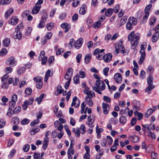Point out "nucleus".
Instances as JSON below:
<instances>
[{
    "label": "nucleus",
    "instance_id": "f257e3e1",
    "mask_svg": "<svg viewBox=\"0 0 159 159\" xmlns=\"http://www.w3.org/2000/svg\"><path fill=\"white\" fill-rule=\"evenodd\" d=\"M140 35L138 33L134 34V31L131 32L128 35V40L130 41L131 48L135 49L138 43Z\"/></svg>",
    "mask_w": 159,
    "mask_h": 159
},
{
    "label": "nucleus",
    "instance_id": "f03ea898",
    "mask_svg": "<svg viewBox=\"0 0 159 159\" xmlns=\"http://www.w3.org/2000/svg\"><path fill=\"white\" fill-rule=\"evenodd\" d=\"M125 55L127 54L129 52V50H126L123 44V42L120 41L115 44V51L117 54L119 53L120 51Z\"/></svg>",
    "mask_w": 159,
    "mask_h": 159
},
{
    "label": "nucleus",
    "instance_id": "7ed1b4c3",
    "mask_svg": "<svg viewBox=\"0 0 159 159\" xmlns=\"http://www.w3.org/2000/svg\"><path fill=\"white\" fill-rule=\"evenodd\" d=\"M147 44L146 43L143 42L141 45V49L140 50V53L141 56L140 57L139 64L141 65L144 61L146 56V53L145 52V49L146 48Z\"/></svg>",
    "mask_w": 159,
    "mask_h": 159
},
{
    "label": "nucleus",
    "instance_id": "20e7f679",
    "mask_svg": "<svg viewBox=\"0 0 159 159\" xmlns=\"http://www.w3.org/2000/svg\"><path fill=\"white\" fill-rule=\"evenodd\" d=\"M96 86H93L99 89L100 90H104L106 87V85L101 80H97L95 83Z\"/></svg>",
    "mask_w": 159,
    "mask_h": 159
},
{
    "label": "nucleus",
    "instance_id": "39448f33",
    "mask_svg": "<svg viewBox=\"0 0 159 159\" xmlns=\"http://www.w3.org/2000/svg\"><path fill=\"white\" fill-rule=\"evenodd\" d=\"M95 117L93 116L92 115L89 116L88 117L86 124L89 127L91 128H93L94 127L93 123L95 121Z\"/></svg>",
    "mask_w": 159,
    "mask_h": 159
},
{
    "label": "nucleus",
    "instance_id": "423d86ee",
    "mask_svg": "<svg viewBox=\"0 0 159 159\" xmlns=\"http://www.w3.org/2000/svg\"><path fill=\"white\" fill-rule=\"evenodd\" d=\"M6 64L12 66H15L17 64V61L13 57L8 58L5 62Z\"/></svg>",
    "mask_w": 159,
    "mask_h": 159
},
{
    "label": "nucleus",
    "instance_id": "0eeeda50",
    "mask_svg": "<svg viewBox=\"0 0 159 159\" xmlns=\"http://www.w3.org/2000/svg\"><path fill=\"white\" fill-rule=\"evenodd\" d=\"M17 100V96L16 94H13L11 97V100L9 102V106L12 108L15 106L16 102Z\"/></svg>",
    "mask_w": 159,
    "mask_h": 159
},
{
    "label": "nucleus",
    "instance_id": "6e6552de",
    "mask_svg": "<svg viewBox=\"0 0 159 159\" xmlns=\"http://www.w3.org/2000/svg\"><path fill=\"white\" fill-rule=\"evenodd\" d=\"M47 57L45 56V53L43 50L41 51L39 57V60L42 61V64L43 65L46 64L47 60Z\"/></svg>",
    "mask_w": 159,
    "mask_h": 159
},
{
    "label": "nucleus",
    "instance_id": "1a4fd4ad",
    "mask_svg": "<svg viewBox=\"0 0 159 159\" xmlns=\"http://www.w3.org/2000/svg\"><path fill=\"white\" fill-rule=\"evenodd\" d=\"M34 101V99L32 97L30 98L28 100H25L23 105L22 108L24 110H26L28 105L32 104Z\"/></svg>",
    "mask_w": 159,
    "mask_h": 159
},
{
    "label": "nucleus",
    "instance_id": "9d476101",
    "mask_svg": "<svg viewBox=\"0 0 159 159\" xmlns=\"http://www.w3.org/2000/svg\"><path fill=\"white\" fill-rule=\"evenodd\" d=\"M84 42L83 38H80L75 41L74 43V47L77 49H79L82 46Z\"/></svg>",
    "mask_w": 159,
    "mask_h": 159
},
{
    "label": "nucleus",
    "instance_id": "9b49d317",
    "mask_svg": "<svg viewBox=\"0 0 159 159\" xmlns=\"http://www.w3.org/2000/svg\"><path fill=\"white\" fill-rule=\"evenodd\" d=\"M114 79L116 83L120 84L122 82V78L121 74L120 73H117L114 75Z\"/></svg>",
    "mask_w": 159,
    "mask_h": 159
},
{
    "label": "nucleus",
    "instance_id": "f8f14e48",
    "mask_svg": "<svg viewBox=\"0 0 159 159\" xmlns=\"http://www.w3.org/2000/svg\"><path fill=\"white\" fill-rule=\"evenodd\" d=\"M19 21V19L18 17L16 16H12L8 21L9 24L12 25H16Z\"/></svg>",
    "mask_w": 159,
    "mask_h": 159
},
{
    "label": "nucleus",
    "instance_id": "ddd939ff",
    "mask_svg": "<svg viewBox=\"0 0 159 159\" xmlns=\"http://www.w3.org/2000/svg\"><path fill=\"white\" fill-rule=\"evenodd\" d=\"M110 107V105L107 103L105 102L102 103V107L103 109V111L105 114H107L108 113Z\"/></svg>",
    "mask_w": 159,
    "mask_h": 159
},
{
    "label": "nucleus",
    "instance_id": "4468645a",
    "mask_svg": "<svg viewBox=\"0 0 159 159\" xmlns=\"http://www.w3.org/2000/svg\"><path fill=\"white\" fill-rule=\"evenodd\" d=\"M80 105V100L76 96H75L73 98V101L71 104V106H74L75 107L77 108Z\"/></svg>",
    "mask_w": 159,
    "mask_h": 159
},
{
    "label": "nucleus",
    "instance_id": "2eb2a0df",
    "mask_svg": "<svg viewBox=\"0 0 159 159\" xmlns=\"http://www.w3.org/2000/svg\"><path fill=\"white\" fill-rule=\"evenodd\" d=\"M112 57V55L111 53H107L104 55L103 57L104 61L105 62L108 63L111 61Z\"/></svg>",
    "mask_w": 159,
    "mask_h": 159
},
{
    "label": "nucleus",
    "instance_id": "dca6fc26",
    "mask_svg": "<svg viewBox=\"0 0 159 159\" xmlns=\"http://www.w3.org/2000/svg\"><path fill=\"white\" fill-rule=\"evenodd\" d=\"M92 98L88 96H86L85 98L86 103L90 107H92L93 105V102Z\"/></svg>",
    "mask_w": 159,
    "mask_h": 159
},
{
    "label": "nucleus",
    "instance_id": "f3484780",
    "mask_svg": "<svg viewBox=\"0 0 159 159\" xmlns=\"http://www.w3.org/2000/svg\"><path fill=\"white\" fill-rule=\"evenodd\" d=\"M61 27L63 29H65L64 32L66 33L70 29V25L67 23H64L61 24Z\"/></svg>",
    "mask_w": 159,
    "mask_h": 159
},
{
    "label": "nucleus",
    "instance_id": "a211bd4d",
    "mask_svg": "<svg viewBox=\"0 0 159 159\" xmlns=\"http://www.w3.org/2000/svg\"><path fill=\"white\" fill-rule=\"evenodd\" d=\"M143 126L144 128L147 129L148 130H154L155 128L154 125L152 124H151L149 125L148 124L143 125Z\"/></svg>",
    "mask_w": 159,
    "mask_h": 159
},
{
    "label": "nucleus",
    "instance_id": "6ab92c4d",
    "mask_svg": "<svg viewBox=\"0 0 159 159\" xmlns=\"http://www.w3.org/2000/svg\"><path fill=\"white\" fill-rule=\"evenodd\" d=\"M96 131L97 134V138H99L101 136V133L103 131V129L102 128H100L98 125H97L96 128Z\"/></svg>",
    "mask_w": 159,
    "mask_h": 159
},
{
    "label": "nucleus",
    "instance_id": "aec40b11",
    "mask_svg": "<svg viewBox=\"0 0 159 159\" xmlns=\"http://www.w3.org/2000/svg\"><path fill=\"white\" fill-rule=\"evenodd\" d=\"M128 21L133 25H135L137 23V19L133 17H129L128 19Z\"/></svg>",
    "mask_w": 159,
    "mask_h": 159
},
{
    "label": "nucleus",
    "instance_id": "412c9836",
    "mask_svg": "<svg viewBox=\"0 0 159 159\" xmlns=\"http://www.w3.org/2000/svg\"><path fill=\"white\" fill-rule=\"evenodd\" d=\"M49 139H48V138L45 139L44 138L43 140V148L45 150L47 148L49 142Z\"/></svg>",
    "mask_w": 159,
    "mask_h": 159
},
{
    "label": "nucleus",
    "instance_id": "4be33fe9",
    "mask_svg": "<svg viewBox=\"0 0 159 159\" xmlns=\"http://www.w3.org/2000/svg\"><path fill=\"white\" fill-rule=\"evenodd\" d=\"M14 38L15 39H17L20 40L21 39L22 36L21 32L19 31H16L14 33Z\"/></svg>",
    "mask_w": 159,
    "mask_h": 159
},
{
    "label": "nucleus",
    "instance_id": "5701e85b",
    "mask_svg": "<svg viewBox=\"0 0 159 159\" xmlns=\"http://www.w3.org/2000/svg\"><path fill=\"white\" fill-rule=\"evenodd\" d=\"M92 57V54L89 53L87 54L84 57V62L86 64L89 63Z\"/></svg>",
    "mask_w": 159,
    "mask_h": 159
},
{
    "label": "nucleus",
    "instance_id": "b1692460",
    "mask_svg": "<svg viewBox=\"0 0 159 159\" xmlns=\"http://www.w3.org/2000/svg\"><path fill=\"white\" fill-rule=\"evenodd\" d=\"M129 139L134 143H137L139 140V138L136 135L130 136L129 137Z\"/></svg>",
    "mask_w": 159,
    "mask_h": 159
},
{
    "label": "nucleus",
    "instance_id": "393cba45",
    "mask_svg": "<svg viewBox=\"0 0 159 159\" xmlns=\"http://www.w3.org/2000/svg\"><path fill=\"white\" fill-rule=\"evenodd\" d=\"M87 11V7L85 5H83L81 7L79 10V12L80 14L84 15Z\"/></svg>",
    "mask_w": 159,
    "mask_h": 159
},
{
    "label": "nucleus",
    "instance_id": "a878e982",
    "mask_svg": "<svg viewBox=\"0 0 159 159\" xmlns=\"http://www.w3.org/2000/svg\"><path fill=\"white\" fill-rule=\"evenodd\" d=\"M41 7V6L40 5H36L33 8L32 11V13L33 14H36L39 11L40 8Z\"/></svg>",
    "mask_w": 159,
    "mask_h": 159
},
{
    "label": "nucleus",
    "instance_id": "bb28decb",
    "mask_svg": "<svg viewBox=\"0 0 159 159\" xmlns=\"http://www.w3.org/2000/svg\"><path fill=\"white\" fill-rule=\"evenodd\" d=\"M11 42L9 38H5L3 40V44L4 47H8L10 45Z\"/></svg>",
    "mask_w": 159,
    "mask_h": 159
},
{
    "label": "nucleus",
    "instance_id": "cd10ccee",
    "mask_svg": "<svg viewBox=\"0 0 159 159\" xmlns=\"http://www.w3.org/2000/svg\"><path fill=\"white\" fill-rule=\"evenodd\" d=\"M133 103L134 105L133 107L136 110H140L139 103L138 101L137 100H134L133 101Z\"/></svg>",
    "mask_w": 159,
    "mask_h": 159
},
{
    "label": "nucleus",
    "instance_id": "c85d7f7f",
    "mask_svg": "<svg viewBox=\"0 0 159 159\" xmlns=\"http://www.w3.org/2000/svg\"><path fill=\"white\" fill-rule=\"evenodd\" d=\"M14 10L13 8H11L7 11L5 13V16L6 18H8L11 14L13 12Z\"/></svg>",
    "mask_w": 159,
    "mask_h": 159
},
{
    "label": "nucleus",
    "instance_id": "c756f323",
    "mask_svg": "<svg viewBox=\"0 0 159 159\" xmlns=\"http://www.w3.org/2000/svg\"><path fill=\"white\" fill-rule=\"evenodd\" d=\"M127 17L126 16H124L121 18L120 21L119 25L120 26H121L123 25L126 22Z\"/></svg>",
    "mask_w": 159,
    "mask_h": 159
},
{
    "label": "nucleus",
    "instance_id": "7c9ffc66",
    "mask_svg": "<svg viewBox=\"0 0 159 159\" xmlns=\"http://www.w3.org/2000/svg\"><path fill=\"white\" fill-rule=\"evenodd\" d=\"M159 37V33H155L152 36V41L153 42H156L158 39Z\"/></svg>",
    "mask_w": 159,
    "mask_h": 159
},
{
    "label": "nucleus",
    "instance_id": "2f4dec72",
    "mask_svg": "<svg viewBox=\"0 0 159 159\" xmlns=\"http://www.w3.org/2000/svg\"><path fill=\"white\" fill-rule=\"evenodd\" d=\"M119 121L121 124L124 125L126 123L127 119L125 116H121L119 118Z\"/></svg>",
    "mask_w": 159,
    "mask_h": 159
},
{
    "label": "nucleus",
    "instance_id": "473e14b6",
    "mask_svg": "<svg viewBox=\"0 0 159 159\" xmlns=\"http://www.w3.org/2000/svg\"><path fill=\"white\" fill-rule=\"evenodd\" d=\"M113 11V9L111 8H109L107 9L105 12V15L107 16H111Z\"/></svg>",
    "mask_w": 159,
    "mask_h": 159
},
{
    "label": "nucleus",
    "instance_id": "72a5a7b5",
    "mask_svg": "<svg viewBox=\"0 0 159 159\" xmlns=\"http://www.w3.org/2000/svg\"><path fill=\"white\" fill-rule=\"evenodd\" d=\"M105 51L104 49H100L99 48L96 49L93 52V55H95L97 54H99Z\"/></svg>",
    "mask_w": 159,
    "mask_h": 159
},
{
    "label": "nucleus",
    "instance_id": "f704fd0d",
    "mask_svg": "<svg viewBox=\"0 0 159 159\" xmlns=\"http://www.w3.org/2000/svg\"><path fill=\"white\" fill-rule=\"evenodd\" d=\"M102 23L99 21L95 22L93 25V27L95 29H97L101 26Z\"/></svg>",
    "mask_w": 159,
    "mask_h": 159
},
{
    "label": "nucleus",
    "instance_id": "c9c22d12",
    "mask_svg": "<svg viewBox=\"0 0 159 159\" xmlns=\"http://www.w3.org/2000/svg\"><path fill=\"white\" fill-rule=\"evenodd\" d=\"M44 96V94L42 93L40 96L39 98L37 97L36 98V101H37L38 103L39 104L41 103Z\"/></svg>",
    "mask_w": 159,
    "mask_h": 159
},
{
    "label": "nucleus",
    "instance_id": "e433bc0d",
    "mask_svg": "<svg viewBox=\"0 0 159 159\" xmlns=\"http://www.w3.org/2000/svg\"><path fill=\"white\" fill-rule=\"evenodd\" d=\"M149 15V12H144V15L143 19V23H145L147 20Z\"/></svg>",
    "mask_w": 159,
    "mask_h": 159
},
{
    "label": "nucleus",
    "instance_id": "4c0bfd02",
    "mask_svg": "<svg viewBox=\"0 0 159 159\" xmlns=\"http://www.w3.org/2000/svg\"><path fill=\"white\" fill-rule=\"evenodd\" d=\"M80 0H74L72 4V6L74 7H77L80 4Z\"/></svg>",
    "mask_w": 159,
    "mask_h": 159
},
{
    "label": "nucleus",
    "instance_id": "58836bf2",
    "mask_svg": "<svg viewBox=\"0 0 159 159\" xmlns=\"http://www.w3.org/2000/svg\"><path fill=\"white\" fill-rule=\"evenodd\" d=\"M51 71L50 70H48L46 72L45 74V76L44 78V81L45 82H47L49 77L51 76Z\"/></svg>",
    "mask_w": 159,
    "mask_h": 159
},
{
    "label": "nucleus",
    "instance_id": "ea45409f",
    "mask_svg": "<svg viewBox=\"0 0 159 159\" xmlns=\"http://www.w3.org/2000/svg\"><path fill=\"white\" fill-rule=\"evenodd\" d=\"M75 42V41L74 39H70L69 43V47L70 49L72 48L73 46H74Z\"/></svg>",
    "mask_w": 159,
    "mask_h": 159
},
{
    "label": "nucleus",
    "instance_id": "a19ab883",
    "mask_svg": "<svg viewBox=\"0 0 159 159\" xmlns=\"http://www.w3.org/2000/svg\"><path fill=\"white\" fill-rule=\"evenodd\" d=\"M7 51L6 48H3L0 51V56L3 57L7 54Z\"/></svg>",
    "mask_w": 159,
    "mask_h": 159
},
{
    "label": "nucleus",
    "instance_id": "79ce46f5",
    "mask_svg": "<svg viewBox=\"0 0 159 159\" xmlns=\"http://www.w3.org/2000/svg\"><path fill=\"white\" fill-rule=\"evenodd\" d=\"M86 106V104L84 102H82L81 105V110L80 112L81 114H82L84 113L85 110V107Z\"/></svg>",
    "mask_w": 159,
    "mask_h": 159
},
{
    "label": "nucleus",
    "instance_id": "37998d69",
    "mask_svg": "<svg viewBox=\"0 0 159 159\" xmlns=\"http://www.w3.org/2000/svg\"><path fill=\"white\" fill-rule=\"evenodd\" d=\"M153 112V109L152 108H150L145 113V116L146 117H148L150 116Z\"/></svg>",
    "mask_w": 159,
    "mask_h": 159
},
{
    "label": "nucleus",
    "instance_id": "c03bdc74",
    "mask_svg": "<svg viewBox=\"0 0 159 159\" xmlns=\"http://www.w3.org/2000/svg\"><path fill=\"white\" fill-rule=\"evenodd\" d=\"M154 88V86L153 85H148V87L145 89V91L146 92L149 93Z\"/></svg>",
    "mask_w": 159,
    "mask_h": 159
},
{
    "label": "nucleus",
    "instance_id": "a18cd8bd",
    "mask_svg": "<svg viewBox=\"0 0 159 159\" xmlns=\"http://www.w3.org/2000/svg\"><path fill=\"white\" fill-rule=\"evenodd\" d=\"M54 26V24L53 23L51 22L47 25V28L48 30H51Z\"/></svg>",
    "mask_w": 159,
    "mask_h": 159
},
{
    "label": "nucleus",
    "instance_id": "49530a36",
    "mask_svg": "<svg viewBox=\"0 0 159 159\" xmlns=\"http://www.w3.org/2000/svg\"><path fill=\"white\" fill-rule=\"evenodd\" d=\"M63 90L62 89V87L61 86H58L57 90L56 95H58L62 93Z\"/></svg>",
    "mask_w": 159,
    "mask_h": 159
},
{
    "label": "nucleus",
    "instance_id": "de8ad7c7",
    "mask_svg": "<svg viewBox=\"0 0 159 159\" xmlns=\"http://www.w3.org/2000/svg\"><path fill=\"white\" fill-rule=\"evenodd\" d=\"M129 110V108L128 107H126L125 109H122L120 111V113L121 114H124L126 116L127 114V111Z\"/></svg>",
    "mask_w": 159,
    "mask_h": 159
},
{
    "label": "nucleus",
    "instance_id": "09e8293b",
    "mask_svg": "<svg viewBox=\"0 0 159 159\" xmlns=\"http://www.w3.org/2000/svg\"><path fill=\"white\" fill-rule=\"evenodd\" d=\"M156 20V18L155 17H151L150 20L149 24L150 25H154Z\"/></svg>",
    "mask_w": 159,
    "mask_h": 159
},
{
    "label": "nucleus",
    "instance_id": "8fccbe9b",
    "mask_svg": "<svg viewBox=\"0 0 159 159\" xmlns=\"http://www.w3.org/2000/svg\"><path fill=\"white\" fill-rule=\"evenodd\" d=\"M45 26V23L40 20L39 23L37 26V27L39 28L42 29L44 28Z\"/></svg>",
    "mask_w": 159,
    "mask_h": 159
},
{
    "label": "nucleus",
    "instance_id": "3c124183",
    "mask_svg": "<svg viewBox=\"0 0 159 159\" xmlns=\"http://www.w3.org/2000/svg\"><path fill=\"white\" fill-rule=\"evenodd\" d=\"M80 133L81 134H84L86 132L85 127L84 124H82L80 126Z\"/></svg>",
    "mask_w": 159,
    "mask_h": 159
},
{
    "label": "nucleus",
    "instance_id": "603ef678",
    "mask_svg": "<svg viewBox=\"0 0 159 159\" xmlns=\"http://www.w3.org/2000/svg\"><path fill=\"white\" fill-rule=\"evenodd\" d=\"M79 76L81 78H84L86 77V75L85 72L82 70L79 71Z\"/></svg>",
    "mask_w": 159,
    "mask_h": 159
},
{
    "label": "nucleus",
    "instance_id": "864d4df0",
    "mask_svg": "<svg viewBox=\"0 0 159 159\" xmlns=\"http://www.w3.org/2000/svg\"><path fill=\"white\" fill-rule=\"evenodd\" d=\"M11 109V108L9 106V109L8 110V111L7 113V115L10 117H11L12 116L13 113H14L13 111H12V110Z\"/></svg>",
    "mask_w": 159,
    "mask_h": 159
},
{
    "label": "nucleus",
    "instance_id": "5fc2aeb1",
    "mask_svg": "<svg viewBox=\"0 0 159 159\" xmlns=\"http://www.w3.org/2000/svg\"><path fill=\"white\" fill-rule=\"evenodd\" d=\"M107 142L110 145H111L113 143V140L112 138L110 136H107Z\"/></svg>",
    "mask_w": 159,
    "mask_h": 159
},
{
    "label": "nucleus",
    "instance_id": "6e6d98bb",
    "mask_svg": "<svg viewBox=\"0 0 159 159\" xmlns=\"http://www.w3.org/2000/svg\"><path fill=\"white\" fill-rule=\"evenodd\" d=\"M153 81L152 77L149 75L147 79V83L148 85H152Z\"/></svg>",
    "mask_w": 159,
    "mask_h": 159
},
{
    "label": "nucleus",
    "instance_id": "4d7b16f0",
    "mask_svg": "<svg viewBox=\"0 0 159 159\" xmlns=\"http://www.w3.org/2000/svg\"><path fill=\"white\" fill-rule=\"evenodd\" d=\"M86 94L87 95V96H88L92 98L95 97V93L92 91H89Z\"/></svg>",
    "mask_w": 159,
    "mask_h": 159
},
{
    "label": "nucleus",
    "instance_id": "13d9d810",
    "mask_svg": "<svg viewBox=\"0 0 159 159\" xmlns=\"http://www.w3.org/2000/svg\"><path fill=\"white\" fill-rule=\"evenodd\" d=\"M2 102L3 103V105H6V103L9 101L8 99L5 96H3L1 99Z\"/></svg>",
    "mask_w": 159,
    "mask_h": 159
},
{
    "label": "nucleus",
    "instance_id": "bf43d9fd",
    "mask_svg": "<svg viewBox=\"0 0 159 159\" xmlns=\"http://www.w3.org/2000/svg\"><path fill=\"white\" fill-rule=\"evenodd\" d=\"M133 26L132 24L130 23L128 21L126 25V29L128 30H131L133 28Z\"/></svg>",
    "mask_w": 159,
    "mask_h": 159
},
{
    "label": "nucleus",
    "instance_id": "052dcab7",
    "mask_svg": "<svg viewBox=\"0 0 159 159\" xmlns=\"http://www.w3.org/2000/svg\"><path fill=\"white\" fill-rule=\"evenodd\" d=\"M16 152V150L15 149H13L11 151L9 156L8 157L9 158H12L15 154Z\"/></svg>",
    "mask_w": 159,
    "mask_h": 159
},
{
    "label": "nucleus",
    "instance_id": "680f3d73",
    "mask_svg": "<svg viewBox=\"0 0 159 159\" xmlns=\"http://www.w3.org/2000/svg\"><path fill=\"white\" fill-rule=\"evenodd\" d=\"M64 128L67 134L69 136L71 135V131L69 129L68 126L67 125H64Z\"/></svg>",
    "mask_w": 159,
    "mask_h": 159
},
{
    "label": "nucleus",
    "instance_id": "e2e57ef3",
    "mask_svg": "<svg viewBox=\"0 0 159 159\" xmlns=\"http://www.w3.org/2000/svg\"><path fill=\"white\" fill-rule=\"evenodd\" d=\"M52 36V34L51 32L47 33L46 35L44 36L47 39H50Z\"/></svg>",
    "mask_w": 159,
    "mask_h": 159
},
{
    "label": "nucleus",
    "instance_id": "0e129e2a",
    "mask_svg": "<svg viewBox=\"0 0 159 159\" xmlns=\"http://www.w3.org/2000/svg\"><path fill=\"white\" fill-rule=\"evenodd\" d=\"M32 93V89L30 88H27L25 90V93L26 95H30Z\"/></svg>",
    "mask_w": 159,
    "mask_h": 159
},
{
    "label": "nucleus",
    "instance_id": "69168bd1",
    "mask_svg": "<svg viewBox=\"0 0 159 159\" xmlns=\"http://www.w3.org/2000/svg\"><path fill=\"white\" fill-rule=\"evenodd\" d=\"M129 141L127 140H125L124 142H122V141L120 142V146L123 148L124 147L125 145L129 144Z\"/></svg>",
    "mask_w": 159,
    "mask_h": 159
},
{
    "label": "nucleus",
    "instance_id": "338daca9",
    "mask_svg": "<svg viewBox=\"0 0 159 159\" xmlns=\"http://www.w3.org/2000/svg\"><path fill=\"white\" fill-rule=\"evenodd\" d=\"M39 131V128H36L32 129L30 131V134L31 135H34L36 133H38Z\"/></svg>",
    "mask_w": 159,
    "mask_h": 159
},
{
    "label": "nucleus",
    "instance_id": "774afa93",
    "mask_svg": "<svg viewBox=\"0 0 159 159\" xmlns=\"http://www.w3.org/2000/svg\"><path fill=\"white\" fill-rule=\"evenodd\" d=\"M79 77L78 76V75H77L76 76H75L74 78H73V81L74 83L75 84H77L80 83V81L79 80Z\"/></svg>",
    "mask_w": 159,
    "mask_h": 159
}]
</instances>
